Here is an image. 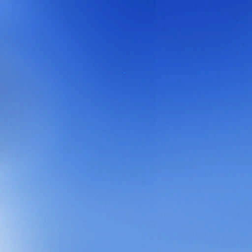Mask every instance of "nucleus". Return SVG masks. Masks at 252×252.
Instances as JSON below:
<instances>
[{"label": "nucleus", "instance_id": "1", "mask_svg": "<svg viewBox=\"0 0 252 252\" xmlns=\"http://www.w3.org/2000/svg\"><path fill=\"white\" fill-rule=\"evenodd\" d=\"M154 5H158V0H154Z\"/></svg>", "mask_w": 252, "mask_h": 252}, {"label": "nucleus", "instance_id": "2", "mask_svg": "<svg viewBox=\"0 0 252 252\" xmlns=\"http://www.w3.org/2000/svg\"><path fill=\"white\" fill-rule=\"evenodd\" d=\"M158 141H159V136H158Z\"/></svg>", "mask_w": 252, "mask_h": 252}, {"label": "nucleus", "instance_id": "3", "mask_svg": "<svg viewBox=\"0 0 252 252\" xmlns=\"http://www.w3.org/2000/svg\"><path fill=\"white\" fill-rule=\"evenodd\" d=\"M158 141H159V136H158Z\"/></svg>", "mask_w": 252, "mask_h": 252}, {"label": "nucleus", "instance_id": "4", "mask_svg": "<svg viewBox=\"0 0 252 252\" xmlns=\"http://www.w3.org/2000/svg\"><path fill=\"white\" fill-rule=\"evenodd\" d=\"M158 141H159V136H158Z\"/></svg>", "mask_w": 252, "mask_h": 252}, {"label": "nucleus", "instance_id": "5", "mask_svg": "<svg viewBox=\"0 0 252 252\" xmlns=\"http://www.w3.org/2000/svg\"><path fill=\"white\" fill-rule=\"evenodd\" d=\"M158 141H159V136H158Z\"/></svg>", "mask_w": 252, "mask_h": 252}, {"label": "nucleus", "instance_id": "6", "mask_svg": "<svg viewBox=\"0 0 252 252\" xmlns=\"http://www.w3.org/2000/svg\"><path fill=\"white\" fill-rule=\"evenodd\" d=\"M158 141H159V136H158Z\"/></svg>", "mask_w": 252, "mask_h": 252}, {"label": "nucleus", "instance_id": "7", "mask_svg": "<svg viewBox=\"0 0 252 252\" xmlns=\"http://www.w3.org/2000/svg\"><path fill=\"white\" fill-rule=\"evenodd\" d=\"M159 143H160L159 142H158V146H159Z\"/></svg>", "mask_w": 252, "mask_h": 252}]
</instances>
